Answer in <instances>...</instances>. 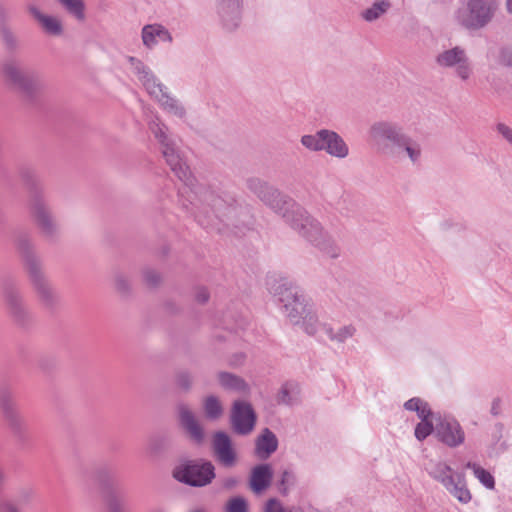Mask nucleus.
Listing matches in <instances>:
<instances>
[{
    "label": "nucleus",
    "mask_w": 512,
    "mask_h": 512,
    "mask_svg": "<svg viewBox=\"0 0 512 512\" xmlns=\"http://www.w3.org/2000/svg\"><path fill=\"white\" fill-rule=\"evenodd\" d=\"M301 144L313 152L325 151L331 157L344 159L349 155V147L344 139L335 131L318 130L314 134L303 135Z\"/></svg>",
    "instance_id": "nucleus-11"
},
{
    "label": "nucleus",
    "mask_w": 512,
    "mask_h": 512,
    "mask_svg": "<svg viewBox=\"0 0 512 512\" xmlns=\"http://www.w3.org/2000/svg\"><path fill=\"white\" fill-rule=\"evenodd\" d=\"M257 421V415L252 405L243 400H236L232 404L230 422L235 433L239 435L250 434Z\"/></svg>",
    "instance_id": "nucleus-16"
},
{
    "label": "nucleus",
    "mask_w": 512,
    "mask_h": 512,
    "mask_svg": "<svg viewBox=\"0 0 512 512\" xmlns=\"http://www.w3.org/2000/svg\"><path fill=\"white\" fill-rule=\"evenodd\" d=\"M176 384L184 391H188L192 386V377L187 371H180L176 375Z\"/></svg>",
    "instance_id": "nucleus-42"
},
{
    "label": "nucleus",
    "mask_w": 512,
    "mask_h": 512,
    "mask_svg": "<svg viewBox=\"0 0 512 512\" xmlns=\"http://www.w3.org/2000/svg\"><path fill=\"white\" fill-rule=\"evenodd\" d=\"M106 476L108 477V472L106 470H99L97 473V479L101 484H105Z\"/></svg>",
    "instance_id": "nucleus-56"
},
{
    "label": "nucleus",
    "mask_w": 512,
    "mask_h": 512,
    "mask_svg": "<svg viewBox=\"0 0 512 512\" xmlns=\"http://www.w3.org/2000/svg\"><path fill=\"white\" fill-rule=\"evenodd\" d=\"M141 38L143 45L148 49H153L159 42L173 41V37L169 30L158 23L147 24L142 28Z\"/></svg>",
    "instance_id": "nucleus-23"
},
{
    "label": "nucleus",
    "mask_w": 512,
    "mask_h": 512,
    "mask_svg": "<svg viewBox=\"0 0 512 512\" xmlns=\"http://www.w3.org/2000/svg\"><path fill=\"white\" fill-rule=\"evenodd\" d=\"M108 512H128L127 499L123 495L109 493L105 498Z\"/></svg>",
    "instance_id": "nucleus-35"
},
{
    "label": "nucleus",
    "mask_w": 512,
    "mask_h": 512,
    "mask_svg": "<svg viewBox=\"0 0 512 512\" xmlns=\"http://www.w3.org/2000/svg\"><path fill=\"white\" fill-rule=\"evenodd\" d=\"M239 483V480L236 477H227L222 481V487L226 490L234 489Z\"/></svg>",
    "instance_id": "nucleus-53"
},
{
    "label": "nucleus",
    "mask_w": 512,
    "mask_h": 512,
    "mask_svg": "<svg viewBox=\"0 0 512 512\" xmlns=\"http://www.w3.org/2000/svg\"><path fill=\"white\" fill-rule=\"evenodd\" d=\"M435 61L443 69H452L454 75L462 81L469 80L473 74L472 62L461 46L443 50L436 56Z\"/></svg>",
    "instance_id": "nucleus-13"
},
{
    "label": "nucleus",
    "mask_w": 512,
    "mask_h": 512,
    "mask_svg": "<svg viewBox=\"0 0 512 512\" xmlns=\"http://www.w3.org/2000/svg\"><path fill=\"white\" fill-rule=\"evenodd\" d=\"M0 512H19L18 509L8 501L0 502Z\"/></svg>",
    "instance_id": "nucleus-55"
},
{
    "label": "nucleus",
    "mask_w": 512,
    "mask_h": 512,
    "mask_svg": "<svg viewBox=\"0 0 512 512\" xmlns=\"http://www.w3.org/2000/svg\"><path fill=\"white\" fill-rule=\"evenodd\" d=\"M128 61L133 67L135 74L137 75L139 81L143 84L147 92L154 96L155 98H159L160 93L166 89V87L158 82L155 75L152 71L139 59L130 56L128 57Z\"/></svg>",
    "instance_id": "nucleus-22"
},
{
    "label": "nucleus",
    "mask_w": 512,
    "mask_h": 512,
    "mask_svg": "<svg viewBox=\"0 0 512 512\" xmlns=\"http://www.w3.org/2000/svg\"><path fill=\"white\" fill-rule=\"evenodd\" d=\"M242 2L243 0H215L217 13L227 31H233L239 26Z\"/></svg>",
    "instance_id": "nucleus-21"
},
{
    "label": "nucleus",
    "mask_w": 512,
    "mask_h": 512,
    "mask_svg": "<svg viewBox=\"0 0 512 512\" xmlns=\"http://www.w3.org/2000/svg\"><path fill=\"white\" fill-rule=\"evenodd\" d=\"M501 412V399L499 397H496L493 399L491 403V410L490 413L493 416H498Z\"/></svg>",
    "instance_id": "nucleus-54"
},
{
    "label": "nucleus",
    "mask_w": 512,
    "mask_h": 512,
    "mask_svg": "<svg viewBox=\"0 0 512 512\" xmlns=\"http://www.w3.org/2000/svg\"><path fill=\"white\" fill-rule=\"evenodd\" d=\"M218 380L220 385L227 390H233L237 392H247L248 385L244 379L241 377L228 373V372H220L218 374Z\"/></svg>",
    "instance_id": "nucleus-30"
},
{
    "label": "nucleus",
    "mask_w": 512,
    "mask_h": 512,
    "mask_svg": "<svg viewBox=\"0 0 512 512\" xmlns=\"http://www.w3.org/2000/svg\"><path fill=\"white\" fill-rule=\"evenodd\" d=\"M0 407L14 436L19 442H26L27 427L17 410L16 402L10 391L5 390L0 393Z\"/></svg>",
    "instance_id": "nucleus-15"
},
{
    "label": "nucleus",
    "mask_w": 512,
    "mask_h": 512,
    "mask_svg": "<svg viewBox=\"0 0 512 512\" xmlns=\"http://www.w3.org/2000/svg\"><path fill=\"white\" fill-rule=\"evenodd\" d=\"M429 474L433 479L440 482L445 488L451 485L456 479V473H453L452 468L442 462L437 463Z\"/></svg>",
    "instance_id": "nucleus-31"
},
{
    "label": "nucleus",
    "mask_w": 512,
    "mask_h": 512,
    "mask_svg": "<svg viewBox=\"0 0 512 512\" xmlns=\"http://www.w3.org/2000/svg\"><path fill=\"white\" fill-rule=\"evenodd\" d=\"M2 290L10 315L16 322L24 324L28 320L29 314L23 304V299L16 283L11 279L5 280Z\"/></svg>",
    "instance_id": "nucleus-17"
},
{
    "label": "nucleus",
    "mask_w": 512,
    "mask_h": 512,
    "mask_svg": "<svg viewBox=\"0 0 512 512\" xmlns=\"http://www.w3.org/2000/svg\"><path fill=\"white\" fill-rule=\"evenodd\" d=\"M3 74L27 97H31L40 87L38 76L33 72L23 70L15 60H7L3 64Z\"/></svg>",
    "instance_id": "nucleus-14"
},
{
    "label": "nucleus",
    "mask_w": 512,
    "mask_h": 512,
    "mask_svg": "<svg viewBox=\"0 0 512 512\" xmlns=\"http://www.w3.org/2000/svg\"><path fill=\"white\" fill-rule=\"evenodd\" d=\"M177 410L180 425L190 440L196 445H202L205 441V431L195 414L186 404H179Z\"/></svg>",
    "instance_id": "nucleus-20"
},
{
    "label": "nucleus",
    "mask_w": 512,
    "mask_h": 512,
    "mask_svg": "<svg viewBox=\"0 0 512 512\" xmlns=\"http://www.w3.org/2000/svg\"><path fill=\"white\" fill-rule=\"evenodd\" d=\"M497 132L512 145V129L504 123H498L496 126Z\"/></svg>",
    "instance_id": "nucleus-48"
},
{
    "label": "nucleus",
    "mask_w": 512,
    "mask_h": 512,
    "mask_svg": "<svg viewBox=\"0 0 512 512\" xmlns=\"http://www.w3.org/2000/svg\"><path fill=\"white\" fill-rule=\"evenodd\" d=\"M278 448L276 435L268 428H265L256 440L255 452L258 458L265 460Z\"/></svg>",
    "instance_id": "nucleus-25"
},
{
    "label": "nucleus",
    "mask_w": 512,
    "mask_h": 512,
    "mask_svg": "<svg viewBox=\"0 0 512 512\" xmlns=\"http://www.w3.org/2000/svg\"><path fill=\"white\" fill-rule=\"evenodd\" d=\"M264 512H286L279 500L271 498L266 502Z\"/></svg>",
    "instance_id": "nucleus-47"
},
{
    "label": "nucleus",
    "mask_w": 512,
    "mask_h": 512,
    "mask_svg": "<svg viewBox=\"0 0 512 512\" xmlns=\"http://www.w3.org/2000/svg\"><path fill=\"white\" fill-rule=\"evenodd\" d=\"M277 402L280 404H286V405H290L292 403L288 384H284L281 387V389L277 395Z\"/></svg>",
    "instance_id": "nucleus-45"
},
{
    "label": "nucleus",
    "mask_w": 512,
    "mask_h": 512,
    "mask_svg": "<svg viewBox=\"0 0 512 512\" xmlns=\"http://www.w3.org/2000/svg\"><path fill=\"white\" fill-rule=\"evenodd\" d=\"M30 13L40 23L45 33L52 36H60L63 33V26L61 21L50 15H45L34 6L29 8Z\"/></svg>",
    "instance_id": "nucleus-27"
},
{
    "label": "nucleus",
    "mask_w": 512,
    "mask_h": 512,
    "mask_svg": "<svg viewBox=\"0 0 512 512\" xmlns=\"http://www.w3.org/2000/svg\"><path fill=\"white\" fill-rule=\"evenodd\" d=\"M6 17V11L3 6L0 4V21L4 20Z\"/></svg>",
    "instance_id": "nucleus-57"
},
{
    "label": "nucleus",
    "mask_w": 512,
    "mask_h": 512,
    "mask_svg": "<svg viewBox=\"0 0 512 512\" xmlns=\"http://www.w3.org/2000/svg\"><path fill=\"white\" fill-rule=\"evenodd\" d=\"M246 187L262 203L280 215L291 228L307 212L290 196L283 194L278 188L259 177L246 179Z\"/></svg>",
    "instance_id": "nucleus-2"
},
{
    "label": "nucleus",
    "mask_w": 512,
    "mask_h": 512,
    "mask_svg": "<svg viewBox=\"0 0 512 512\" xmlns=\"http://www.w3.org/2000/svg\"><path fill=\"white\" fill-rule=\"evenodd\" d=\"M389 7V3L386 1L376 2L370 8L366 9L362 13V17L366 21H374L384 14Z\"/></svg>",
    "instance_id": "nucleus-39"
},
{
    "label": "nucleus",
    "mask_w": 512,
    "mask_h": 512,
    "mask_svg": "<svg viewBox=\"0 0 512 512\" xmlns=\"http://www.w3.org/2000/svg\"><path fill=\"white\" fill-rule=\"evenodd\" d=\"M17 249L23 259L29 280L39 301L46 308L54 307L58 301V296L42 270L41 262L34 253L33 245L28 235L21 234L18 236Z\"/></svg>",
    "instance_id": "nucleus-6"
},
{
    "label": "nucleus",
    "mask_w": 512,
    "mask_h": 512,
    "mask_svg": "<svg viewBox=\"0 0 512 512\" xmlns=\"http://www.w3.org/2000/svg\"><path fill=\"white\" fill-rule=\"evenodd\" d=\"M498 6L497 0H468L466 7L458 10L457 21L467 30L483 29L494 18Z\"/></svg>",
    "instance_id": "nucleus-10"
},
{
    "label": "nucleus",
    "mask_w": 512,
    "mask_h": 512,
    "mask_svg": "<svg viewBox=\"0 0 512 512\" xmlns=\"http://www.w3.org/2000/svg\"><path fill=\"white\" fill-rule=\"evenodd\" d=\"M467 468H470L473 470L475 477L488 489H494L495 487V480L494 477L491 475L490 472L485 470L484 468L480 467L479 465L468 462L466 464Z\"/></svg>",
    "instance_id": "nucleus-37"
},
{
    "label": "nucleus",
    "mask_w": 512,
    "mask_h": 512,
    "mask_svg": "<svg viewBox=\"0 0 512 512\" xmlns=\"http://www.w3.org/2000/svg\"><path fill=\"white\" fill-rule=\"evenodd\" d=\"M508 11L512 13V0H507Z\"/></svg>",
    "instance_id": "nucleus-58"
},
{
    "label": "nucleus",
    "mask_w": 512,
    "mask_h": 512,
    "mask_svg": "<svg viewBox=\"0 0 512 512\" xmlns=\"http://www.w3.org/2000/svg\"><path fill=\"white\" fill-rule=\"evenodd\" d=\"M173 477L192 487H204L215 478V467L210 461H187L174 468Z\"/></svg>",
    "instance_id": "nucleus-12"
},
{
    "label": "nucleus",
    "mask_w": 512,
    "mask_h": 512,
    "mask_svg": "<svg viewBox=\"0 0 512 512\" xmlns=\"http://www.w3.org/2000/svg\"><path fill=\"white\" fill-rule=\"evenodd\" d=\"M115 288L121 293H126L129 290L130 284L127 277L123 274H117L114 279Z\"/></svg>",
    "instance_id": "nucleus-44"
},
{
    "label": "nucleus",
    "mask_w": 512,
    "mask_h": 512,
    "mask_svg": "<svg viewBox=\"0 0 512 512\" xmlns=\"http://www.w3.org/2000/svg\"><path fill=\"white\" fill-rule=\"evenodd\" d=\"M149 130L157 139L161 153L175 176L184 183L186 189L194 195L190 204L195 209V218L198 223L209 228L214 226L215 220L223 222L226 226L241 228L252 224L249 210L238 203L236 197L221 190L219 187L196 185L189 166L183 158L181 151L173 139L167 134L168 128L158 118L152 119Z\"/></svg>",
    "instance_id": "nucleus-1"
},
{
    "label": "nucleus",
    "mask_w": 512,
    "mask_h": 512,
    "mask_svg": "<svg viewBox=\"0 0 512 512\" xmlns=\"http://www.w3.org/2000/svg\"><path fill=\"white\" fill-rule=\"evenodd\" d=\"M323 331L331 341L344 343L347 339L355 335L356 327L349 324L340 327L337 331H334L330 325L324 324Z\"/></svg>",
    "instance_id": "nucleus-32"
},
{
    "label": "nucleus",
    "mask_w": 512,
    "mask_h": 512,
    "mask_svg": "<svg viewBox=\"0 0 512 512\" xmlns=\"http://www.w3.org/2000/svg\"><path fill=\"white\" fill-rule=\"evenodd\" d=\"M436 434L442 443L451 448L458 447L465 441V432L454 418L441 419L436 424Z\"/></svg>",
    "instance_id": "nucleus-19"
},
{
    "label": "nucleus",
    "mask_w": 512,
    "mask_h": 512,
    "mask_svg": "<svg viewBox=\"0 0 512 512\" xmlns=\"http://www.w3.org/2000/svg\"><path fill=\"white\" fill-rule=\"evenodd\" d=\"M297 481L296 475L290 470H284L280 480L277 482V489L283 496L288 495L290 489L295 486Z\"/></svg>",
    "instance_id": "nucleus-38"
},
{
    "label": "nucleus",
    "mask_w": 512,
    "mask_h": 512,
    "mask_svg": "<svg viewBox=\"0 0 512 512\" xmlns=\"http://www.w3.org/2000/svg\"><path fill=\"white\" fill-rule=\"evenodd\" d=\"M2 37L3 41L9 49H14L17 46V39L11 31L3 29Z\"/></svg>",
    "instance_id": "nucleus-49"
},
{
    "label": "nucleus",
    "mask_w": 512,
    "mask_h": 512,
    "mask_svg": "<svg viewBox=\"0 0 512 512\" xmlns=\"http://www.w3.org/2000/svg\"><path fill=\"white\" fill-rule=\"evenodd\" d=\"M404 155H406L413 164L419 162L422 156L420 143L407 134L397 147L395 158H402Z\"/></svg>",
    "instance_id": "nucleus-26"
},
{
    "label": "nucleus",
    "mask_w": 512,
    "mask_h": 512,
    "mask_svg": "<svg viewBox=\"0 0 512 512\" xmlns=\"http://www.w3.org/2000/svg\"><path fill=\"white\" fill-rule=\"evenodd\" d=\"M195 299L200 304L206 303L209 299V293H208L207 289L203 288V287L199 288L196 291Z\"/></svg>",
    "instance_id": "nucleus-52"
},
{
    "label": "nucleus",
    "mask_w": 512,
    "mask_h": 512,
    "mask_svg": "<svg viewBox=\"0 0 512 512\" xmlns=\"http://www.w3.org/2000/svg\"><path fill=\"white\" fill-rule=\"evenodd\" d=\"M204 411L208 419L216 420L223 414V408L216 396L210 395L204 400Z\"/></svg>",
    "instance_id": "nucleus-36"
},
{
    "label": "nucleus",
    "mask_w": 512,
    "mask_h": 512,
    "mask_svg": "<svg viewBox=\"0 0 512 512\" xmlns=\"http://www.w3.org/2000/svg\"><path fill=\"white\" fill-rule=\"evenodd\" d=\"M423 402L424 400H422L421 398L413 397L404 403V408L408 411L415 412L416 410L419 409L420 405H422Z\"/></svg>",
    "instance_id": "nucleus-50"
},
{
    "label": "nucleus",
    "mask_w": 512,
    "mask_h": 512,
    "mask_svg": "<svg viewBox=\"0 0 512 512\" xmlns=\"http://www.w3.org/2000/svg\"><path fill=\"white\" fill-rule=\"evenodd\" d=\"M434 431L432 420L421 421L415 427V437L419 441L425 440Z\"/></svg>",
    "instance_id": "nucleus-41"
},
{
    "label": "nucleus",
    "mask_w": 512,
    "mask_h": 512,
    "mask_svg": "<svg viewBox=\"0 0 512 512\" xmlns=\"http://www.w3.org/2000/svg\"><path fill=\"white\" fill-rule=\"evenodd\" d=\"M162 108L168 113L173 114L178 118H184L186 115L185 108L181 105V103L174 97H172L166 89L160 93L159 98H156Z\"/></svg>",
    "instance_id": "nucleus-29"
},
{
    "label": "nucleus",
    "mask_w": 512,
    "mask_h": 512,
    "mask_svg": "<svg viewBox=\"0 0 512 512\" xmlns=\"http://www.w3.org/2000/svg\"><path fill=\"white\" fill-rule=\"evenodd\" d=\"M286 512H300V510L299 509H290V510H288Z\"/></svg>",
    "instance_id": "nucleus-59"
},
{
    "label": "nucleus",
    "mask_w": 512,
    "mask_h": 512,
    "mask_svg": "<svg viewBox=\"0 0 512 512\" xmlns=\"http://www.w3.org/2000/svg\"><path fill=\"white\" fill-rule=\"evenodd\" d=\"M446 489L461 503L467 504L471 501L472 496L462 473H456V479Z\"/></svg>",
    "instance_id": "nucleus-28"
},
{
    "label": "nucleus",
    "mask_w": 512,
    "mask_h": 512,
    "mask_svg": "<svg viewBox=\"0 0 512 512\" xmlns=\"http://www.w3.org/2000/svg\"><path fill=\"white\" fill-rule=\"evenodd\" d=\"M270 291L282 303V309L291 323L298 325L312 305L302 290L292 280L286 277L269 278L267 281Z\"/></svg>",
    "instance_id": "nucleus-7"
},
{
    "label": "nucleus",
    "mask_w": 512,
    "mask_h": 512,
    "mask_svg": "<svg viewBox=\"0 0 512 512\" xmlns=\"http://www.w3.org/2000/svg\"><path fill=\"white\" fill-rule=\"evenodd\" d=\"M162 443H163V439H161L159 437L151 438L149 441V444H148V450L151 453H157V452H159Z\"/></svg>",
    "instance_id": "nucleus-51"
},
{
    "label": "nucleus",
    "mask_w": 512,
    "mask_h": 512,
    "mask_svg": "<svg viewBox=\"0 0 512 512\" xmlns=\"http://www.w3.org/2000/svg\"><path fill=\"white\" fill-rule=\"evenodd\" d=\"M406 133L402 126L391 121H378L369 130L370 141L375 150L388 158H395V151Z\"/></svg>",
    "instance_id": "nucleus-9"
},
{
    "label": "nucleus",
    "mask_w": 512,
    "mask_h": 512,
    "mask_svg": "<svg viewBox=\"0 0 512 512\" xmlns=\"http://www.w3.org/2000/svg\"><path fill=\"white\" fill-rule=\"evenodd\" d=\"M300 236L314 245L320 252L331 259H336L341 254V249L335 240L321 226L320 222L308 212L292 228Z\"/></svg>",
    "instance_id": "nucleus-8"
},
{
    "label": "nucleus",
    "mask_w": 512,
    "mask_h": 512,
    "mask_svg": "<svg viewBox=\"0 0 512 512\" xmlns=\"http://www.w3.org/2000/svg\"><path fill=\"white\" fill-rule=\"evenodd\" d=\"M20 176L29 191V208L37 227L45 237H57L59 225L46 204L39 175L33 168L24 167L20 171Z\"/></svg>",
    "instance_id": "nucleus-5"
},
{
    "label": "nucleus",
    "mask_w": 512,
    "mask_h": 512,
    "mask_svg": "<svg viewBox=\"0 0 512 512\" xmlns=\"http://www.w3.org/2000/svg\"><path fill=\"white\" fill-rule=\"evenodd\" d=\"M272 477L273 470L269 464L256 465L251 470L249 487L254 493L260 494L270 486Z\"/></svg>",
    "instance_id": "nucleus-24"
},
{
    "label": "nucleus",
    "mask_w": 512,
    "mask_h": 512,
    "mask_svg": "<svg viewBox=\"0 0 512 512\" xmlns=\"http://www.w3.org/2000/svg\"><path fill=\"white\" fill-rule=\"evenodd\" d=\"M152 512H165V511H164V510H162V509H155V510H153Z\"/></svg>",
    "instance_id": "nucleus-60"
},
{
    "label": "nucleus",
    "mask_w": 512,
    "mask_h": 512,
    "mask_svg": "<svg viewBox=\"0 0 512 512\" xmlns=\"http://www.w3.org/2000/svg\"><path fill=\"white\" fill-rule=\"evenodd\" d=\"M226 512H248V503L241 496L232 497L226 504Z\"/></svg>",
    "instance_id": "nucleus-40"
},
{
    "label": "nucleus",
    "mask_w": 512,
    "mask_h": 512,
    "mask_svg": "<svg viewBox=\"0 0 512 512\" xmlns=\"http://www.w3.org/2000/svg\"><path fill=\"white\" fill-rule=\"evenodd\" d=\"M417 413V416L421 419V421H427L431 420L433 413L431 408L429 407V404L424 401L422 405H420L419 409L415 411Z\"/></svg>",
    "instance_id": "nucleus-46"
},
{
    "label": "nucleus",
    "mask_w": 512,
    "mask_h": 512,
    "mask_svg": "<svg viewBox=\"0 0 512 512\" xmlns=\"http://www.w3.org/2000/svg\"><path fill=\"white\" fill-rule=\"evenodd\" d=\"M246 187L262 203L280 215L291 228L307 212L290 196L283 194L278 188L259 177L246 179Z\"/></svg>",
    "instance_id": "nucleus-3"
},
{
    "label": "nucleus",
    "mask_w": 512,
    "mask_h": 512,
    "mask_svg": "<svg viewBox=\"0 0 512 512\" xmlns=\"http://www.w3.org/2000/svg\"><path fill=\"white\" fill-rule=\"evenodd\" d=\"M63 9L77 20L85 19V4L83 0H56Z\"/></svg>",
    "instance_id": "nucleus-33"
},
{
    "label": "nucleus",
    "mask_w": 512,
    "mask_h": 512,
    "mask_svg": "<svg viewBox=\"0 0 512 512\" xmlns=\"http://www.w3.org/2000/svg\"><path fill=\"white\" fill-rule=\"evenodd\" d=\"M300 324L308 335H315L319 330L323 331L324 324L319 322L312 308L303 315Z\"/></svg>",
    "instance_id": "nucleus-34"
},
{
    "label": "nucleus",
    "mask_w": 512,
    "mask_h": 512,
    "mask_svg": "<svg viewBox=\"0 0 512 512\" xmlns=\"http://www.w3.org/2000/svg\"><path fill=\"white\" fill-rule=\"evenodd\" d=\"M246 187L262 203L280 215L291 228L307 212L290 196L283 194L278 188L259 177L246 179Z\"/></svg>",
    "instance_id": "nucleus-4"
},
{
    "label": "nucleus",
    "mask_w": 512,
    "mask_h": 512,
    "mask_svg": "<svg viewBox=\"0 0 512 512\" xmlns=\"http://www.w3.org/2000/svg\"><path fill=\"white\" fill-rule=\"evenodd\" d=\"M144 280L147 285L154 287L160 283L161 277L155 270L147 269L144 271Z\"/></svg>",
    "instance_id": "nucleus-43"
},
{
    "label": "nucleus",
    "mask_w": 512,
    "mask_h": 512,
    "mask_svg": "<svg viewBox=\"0 0 512 512\" xmlns=\"http://www.w3.org/2000/svg\"><path fill=\"white\" fill-rule=\"evenodd\" d=\"M212 449L216 460L224 467L231 468L237 462V453L233 448L230 436L217 431L213 435Z\"/></svg>",
    "instance_id": "nucleus-18"
}]
</instances>
